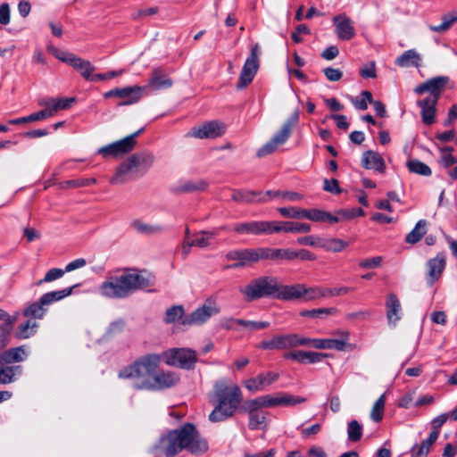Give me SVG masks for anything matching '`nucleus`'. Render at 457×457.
Segmentation results:
<instances>
[{
	"instance_id": "f257e3e1",
	"label": "nucleus",
	"mask_w": 457,
	"mask_h": 457,
	"mask_svg": "<svg viewBox=\"0 0 457 457\" xmlns=\"http://www.w3.org/2000/svg\"><path fill=\"white\" fill-rule=\"evenodd\" d=\"M156 447L166 457H173L183 450L197 456L207 452L208 443L201 436L196 427L193 423L187 422L179 428L170 430L162 435Z\"/></svg>"
},
{
	"instance_id": "37998d69",
	"label": "nucleus",
	"mask_w": 457,
	"mask_h": 457,
	"mask_svg": "<svg viewBox=\"0 0 457 457\" xmlns=\"http://www.w3.org/2000/svg\"><path fill=\"white\" fill-rule=\"evenodd\" d=\"M262 350H285L284 334L272 337L270 339L263 340L257 345Z\"/></svg>"
},
{
	"instance_id": "f3484780",
	"label": "nucleus",
	"mask_w": 457,
	"mask_h": 457,
	"mask_svg": "<svg viewBox=\"0 0 457 457\" xmlns=\"http://www.w3.org/2000/svg\"><path fill=\"white\" fill-rule=\"evenodd\" d=\"M273 221H248L234 225L233 230L242 235L272 234Z\"/></svg>"
},
{
	"instance_id": "6e6552de",
	"label": "nucleus",
	"mask_w": 457,
	"mask_h": 457,
	"mask_svg": "<svg viewBox=\"0 0 457 457\" xmlns=\"http://www.w3.org/2000/svg\"><path fill=\"white\" fill-rule=\"evenodd\" d=\"M77 286L78 285H73L68 288L44 294L37 302L31 303L24 310L23 315L28 318L42 319L46 312L45 308L46 305H49L69 296L72 293L73 288Z\"/></svg>"
},
{
	"instance_id": "a211bd4d",
	"label": "nucleus",
	"mask_w": 457,
	"mask_h": 457,
	"mask_svg": "<svg viewBox=\"0 0 457 457\" xmlns=\"http://www.w3.org/2000/svg\"><path fill=\"white\" fill-rule=\"evenodd\" d=\"M225 132V127L217 120H212L204 123L200 127H194L187 133L188 137L197 138H215L220 137Z\"/></svg>"
},
{
	"instance_id": "4468645a",
	"label": "nucleus",
	"mask_w": 457,
	"mask_h": 457,
	"mask_svg": "<svg viewBox=\"0 0 457 457\" xmlns=\"http://www.w3.org/2000/svg\"><path fill=\"white\" fill-rule=\"evenodd\" d=\"M180 381L175 371L161 370L154 373L151 383L143 384L146 391L164 390L175 386Z\"/></svg>"
},
{
	"instance_id": "69168bd1",
	"label": "nucleus",
	"mask_w": 457,
	"mask_h": 457,
	"mask_svg": "<svg viewBox=\"0 0 457 457\" xmlns=\"http://www.w3.org/2000/svg\"><path fill=\"white\" fill-rule=\"evenodd\" d=\"M206 187L207 183L203 180H199L197 182L187 181L181 186L180 189L183 192H194L197 190H204Z\"/></svg>"
},
{
	"instance_id": "6e6d98bb",
	"label": "nucleus",
	"mask_w": 457,
	"mask_h": 457,
	"mask_svg": "<svg viewBox=\"0 0 457 457\" xmlns=\"http://www.w3.org/2000/svg\"><path fill=\"white\" fill-rule=\"evenodd\" d=\"M262 409L260 397L255 399L247 400L244 403L242 406H240V411L242 412L251 414L253 412H256Z\"/></svg>"
},
{
	"instance_id": "ea45409f",
	"label": "nucleus",
	"mask_w": 457,
	"mask_h": 457,
	"mask_svg": "<svg viewBox=\"0 0 457 457\" xmlns=\"http://www.w3.org/2000/svg\"><path fill=\"white\" fill-rule=\"evenodd\" d=\"M348 245L347 242L339 238H321L320 248L328 252L339 253Z\"/></svg>"
},
{
	"instance_id": "4d7b16f0",
	"label": "nucleus",
	"mask_w": 457,
	"mask_h": 457,
	"mask_svg": "<svg viewBox=\"0 0 457 457\" xmlns=\"http://www.w3.org/2000/svg\"><path fill=\"white\" fill-rule=\"evenodd\" d=\"M325 211L320 209H304L303 218L312 221L324 222Z\"/></svg>"
},
{
	"instance_id": "2f4dec72",
	"label": "nucleus",
	"mask_w": 457,
	"mask_h": 457,
	"mask_svg": "<svg viewBox=\"0 0 457 457\" xmlns=\"http://www.w3.org/2000/svg\"><path fill=\"white\" fill-rule=\"evenodd\" d=\"M262 260H294V250L262 247Z\"/></svg>"
},
{
	"instance_id": "9d476101",
	"label": "nucleus",
	"mask_w": 457,
	"mask_h": 457,
	"mask_svg": "<svg viewBox=\"0 0 457 457\" xmlns=\"http://www.w3.org/2000/svg\"><path fill=\"white\" fill-rule=\"evenodd\" d=\"M144 131L141 128L133 134L99 148L98 153L104 158H120L131 152L136 145V137Z\"/></svg>"
},
{
	"instance_id": "603ef678",
	"label": "nucleus",
	"mask_w": 457,
	"mask_h": 457,
	"mask_svg": "<svg viewBox=\"0 0 457 457\" xmlns=\"http://www.w3.org/2000/svg\"><path fill=\"white\" fill-rule=\"evenodd\" d=\"M348 440L351 442H358L362 436V426L356 420H353L347 424Z\"/></svg>"
},
{
	"instance_id": "ddd939ff",
	"label": "nucleus",
	"mask_w": 457,
	"mask_h": 457,
	"mask_svg": "<svg viewBox=\"0 0 457 457\" xmlns=\"http://www.w3.org/2000/svg\"><path fill=\"white\" fill-rule=\"evenodd\" d=\"M220 312V308L212 300H206L205 303L195 309L189 315L186 316L182 324L187 326L202 325L206 322L212 316Z\"/></svg>"
},
{
	"instance_id": "680f3d73",
	"label": "nucleus",
	"mask_w": 457,
	"mask_h": 457,
	"mask_svg": "<svg viewBox=\"0 0 457 457\" xmlns=\"http://www.w3.org/2000/svg\"><path fill=\"white\" fill-rule=\"evenodd\" d=\"M305 301H312L319 298H324L323 288L315 287H306L303 297Z\"/></svg>"
},
{
	"instance_id": "0eeeda50",
	"label": "nucleus",
	"mask_w": 457,
	"mask_h": 457,
	"mask_svg": "<svg viewBox=\"0 0 457 457\" xmlns=\"http://www.w3.org/2000/svg\"><path fill=\"white\" fill-rule=\"evenodd\" d=\"M278 291V278L262 276L252 279L246 286L239 288L245 301L253 302L263 297L276 298Z\"/></svg>"
},
{
	"instance_id": "c756f323",
	"label": "nucleus",
	"mask_w": 457,
	"mask_h": 457,
	"mask_svg": "<svg viewBox=\"0 0 457 457\" xmlns=\"http://www.w3.org/2000/svg\"><path fill=\"white\" fill-rule=\"evenodd\" d=\"M172 86V80L167 77L164 71L156 68L152 71L151 77L148 80L147 86H145V89L150 87L154 90H161L164 88H169Z\"/></svg>"
},
{
	"instance_id": "4be33fe9",
	"label": "nucleus",
	"mask_w": 457,
	"mask_h": 457,
	"mask_svg": "<svg viewBox=\"0 0 457 457\" xmlns=\"http://www.w3.org/2000/svg\"><path fill=\"white\" fill-rule=\"evenodd\" d=\"M305 293V285H282L278 280V291L276 292V299L283 301H294L302 299Z\"/></svg>"
},
{
	"instance_id": "774afa93",
	"label": "nucleus",
	"mask_w": 457,
	"mask_h": 457,
	"mask_svg": "<svg viewBox=\"0 0 457 457\" xmlns=\"http://www.w3.org/2000/svg\"><path fill=\"white\" fill-rule=\"evenodd\" d=\"M323 190L329 192L334 195H339L342 190L338 185V181L336 179H325L323 181Z\"/></svg>"
},
{
	"instance_id": "cd10ccee",
	"label": "nucleus",
	"mask_w": 457,
	"mask_h": 457,
	"mask_svg": "<svg viewBox=\"0 0 457 457\" xmlns=\"http://www.w3.org/2000/svg\"><path fill=\"white\" fill-rule=\"evenodd\" d=\"M361 165L367 170L373 169L380 173H383L386 169L383 157L378 153L371 150H368L363 153Z\"/></svg>"
},
{
	"instance_id": "412c9836",
	"label": "nucleus",
	"mask_w": 457,
	"mask_h": 457,
	"mask_svg": "<svg viewBox=\"0 0 457 457\" xmlns=\"http://www.w3.org/2000/svg\"><path fill=\"white\" fill-rule=\"evenodd\" d=\"M340 338H313L312 347L316 349H335L344 351L349 341V333L347 331H338Z\"/></svg>"
},
{
	"instance_id": "c03bdc74",
	"label": "nucleus",
	"mask_w": 457,
	"mask_h": 457,
	"mask_svg": "<svg viewBox=\"0 0 457 457\" xmlns=\"http://www.w3.org/2000/svg\"><path fill=\"white\" fill-rule=\"evenodd\" d=\"M266 415H267V412L263 411L262 410H260L256 412L248 414V416H249L248 428L251 430L264 428L266 427Z\"/></svg>"
},
{
	"instance_id": "f8f14e48",
	"label": "nucleus",
	"mask_w": 457,
	"mask_h": 457,
	"mask_svg": "<svg viewBox=\"0 0 457 457\" xmlns=\"http://www.w3.org/2000/svg\"><path fill=\"white\" fill-rule=\"evenodd\" d=\"M226 258L228 261L237 262L229 265L228 268L238 269L252 266L253 263L262 260V247L232 250L227 253Z\"/></svg>"
},
{
	"instance_id": "4c0bfd02",
	"label": "nucleus",
	"mask_w": 457,
	"mask_h": 457,
	"mask_svg": "<svg viewBox=\"0 0 457 457\" xmlns=\"http://www.w3.org/2000/svg\"><path fill=\"white\" fill-rule=\"evenodd\" d=\"M428 221L426 220H420L414 228L407 234L405 241L409 244L418 243L427 232Z\"/></svg>"
},
{
	"instance_id": "7ed1b4c3",
	"label": "nucleus",
	"mask_w": 457,
	"mask_h": 457,
	"mask_svg": "<svg viewBox=\"0 0 457 457\" xmlns=\"http://www.w3.org/2000/svg\"><path fill=\"white\" fill-rule=\"evenodd\" d=\"M449 82V77L436 76L419 84L414 88V93L417 95L429 93L428 96L417 102L424 124L432 125L436 122V104Z\"/></svg>"
},
{
	"instance_id": "393cba45",
	"label": "nucleus",
	"mask_w": 457,
	"mask_h": 457,
	"mask_svg": "<svg viewBox=\"0 0 457 457\" xmlns=\"http://www.w3.org/2000/svg\"><path fill=\"white\" fill-rule=\"evenodd\" d=\"M311 225L308 223L295 221H273V233H307L311 231Z\"/></svg>"
},
{
	"instance_id": "f704fd0d",
	"label": "nucleus",
	"mask_w": 457,
	"mask_h": 457,
	"mask_svg": "<svg viewBox=\"0 0 457 457\" xmlns=\"http://www.w3.org/2000/svg\"><path fill=\"white\" fill-rule=\"evenodd\" d=\"M236 324L242 326L249 330H262L267 328L270 326V322L268 321H253L242 319H229L227 321L226 328L228 329H233L234 325Z\"/></svg>"
},
{
	"instance_id": "72a5a7b5",
	"label": "nucleus",
	"mask_w": 457,
	"mask_h": 457,
	"mask_svg": "<svg viewBox=\"0 0 457 457\" xmlns=\"http://www.w3.org/2000/svg\"><path fill=\"white\" fill-rule=\"evenodd\" d=\"M436 440V432H430L428 438L423 440L420 445L412 446L411 449V457H427L431 446Z\"/></svg>"
},
{
	"instance_id": "c85d7f7f",
	"label": "nucleus",
	"mask_w": 457,
	"mask_h": 457,
	"mask_svg": "<svg viewBox=\"0 0 457 457\" xmlns=\"http://www.w3.org/2000/svg\"><path fill=\"white\" fill-rule=\"evenodd\" d=\"M232 200L241 204H253L266 202L265 196L261 191L254 190H233Z\"/></svg>"
},
{
	"instance_id": "e2e57ef3",
	"label": "nucleus",
	"mask_w": 457,
	"mask_h": 457,
	"mask_svg": "<svg viewBox=\"0 0 457 457\" xmlns=\"http://www.w3.org/2000/svg\"><path fill=\"white\" fill-rule=\"evenodd\" d=\"M64 273H65L64 270L58 269V268L51 269L46 273L44 278L37 282V285H41L42 283L51 282L55 279H58V278H62Z\"/></svg>"
},
{
	"instance_id": "8fccbe9b",
	"label": "nucleus",
	"mask_w": 457,
	"mask_h": 457,
	"mask_svg": "<svg viewBox=\"0 0 457 457\" xmlns=\"http://www.w3.org/2000/svg\"><path fill=\"white\" fill-rule=\"evenodd\" d=\"M184 308L181 305H174L167 309L165 312L164 321L167 324L174 323L177 320L184 319Z\"/></svg>"
},
{
	"instance_id": "3c124183",
	"label": "nucleus",
	"mask_w": 457,
	"mask_h": 457,
	"mask_svg": "<svg viewBox=\"0 0 457 457\" xmlns=\"http://www.w3.org/2000/svg\"><path fill=\"white\" fill-rule=\"evenodd\" d=\"M12 327V321L0 324V350H3L10 344Z\"/></svg>"
},
{
	"instance_id": "423d86ee",
	"label": "nucleus",
	"mask_w": 457,
	"mask_h": 457,
	"mask_svg": "<svg viewBox=\"0 0 457 457\" xmlns=\"http://www.w3.org/2000/svg\"><path fill=\"white\" fill-rule=\"evenodd\" d=\"M154 162V155L150 152L134 154L119 165L111 183L121 185L143 175L151 168Z\"/></svg>"
},
{
	"instance_id": "aec40b11",
	"label": "nucleus",
	"mask_w": 457,
	"mask_h": 457,
	"mask_svg": "<svg viewBox=\"0 0 457 457\" xmlns=\"http://www.w3.org/2000/svg\"><path fill=\"white\" fill-rule=\"evenodd\" d=\"M278 378L279 374L277 372H262L254 378L245 380L244 386L250 392H259L276 382Z\"/></svg>"
},
{
	"instance_id": "f03ea898",
	"label": "nucleus",
	"mask_w": 457,
	"mask_h": 457,
	"mask_svg": "<svg viewBox=\"0 0 457 457\" xmlns=\"http://www.w3.org/2000/svg\"><path fill=\"white\" fill-rule=\"evenodd\" d=\"M213 396L216 405L209 415L212 422H220L231 418L243 401L240 387L236 384H229L226 379L215 382Z\"/></svg>"
},
{
	"instance_id": "de8ad7c7",
	"label": "nucleus",
	"mask_w": 457,
	"mask_h": 457,
	"mask_svg": "<svg viewBox=\"0 0 457 457\" xmlns=\"http://www.w3.org/2000/svg\"><path fill=\"white\" fill-rule=\"evenodd\" d=\"M265 195L270 196V198L281 197L289 202H297L303 199V195L301 194L294 191L268 190L266 191Z\"/></svg>"
},
{
	"instance_id": "c9c22d12",
	"label": "nucleus",
	"mask_w": 457,
	"mask_h": 457,
	"mask_svg": "<svg viewBox=\"0 0 457 457\" xmlns=\"http://www.w3.org/2000/svg\"><path fill=\"white\" fill-rule=\"evenodd\" d=\"M37 327V321L29 319L16 328L14 336L20 340L29 338L36 334Z\"/></svg>"
},
{
	"instance_id": "338daca9",
	"label": "nucleus",
	"mask_w": 457,
	"mask_h": 457,
	"mask_svg": "<svg viewBox=\"0 0 457 457\" xmlns=\"http://www.w3.org/2000/svg\"><path fill=\"white\" fill-rule=\"evenodd\" d=\"M353 290V288L348 287H335V288H323L324 298L346 295Z\"/></svg>"
},
{
	"instance_id": "0e129e2a",
	"label": "nucleus",
	"mask_w": 457,
	"mask_h": 457,
	"mask_svg": "<svg viewBox=\"0 0 457 457\" xmlns=\"http://www.w3.org/2000/svg\"><path fill=\"white\" fill-rule=\"evenodd\" d=\"M278 146L279 145L273 138H271L258 150L257 156L263 157L271 154L277 150Z\"/></svg>"
},
{
	"instance_id": "09e8293b",
	"label": "nucleus",
	"mask_w": 457,
	"mask_h": 457,
	"mask_svg": "<svg viewBox=\"0 0 457 457\" xmlns=\"http://www.w3.org/2000/svg\"><path fill=\"white\" fill-rule=\"evenodd\" d=\"M337 312V308H320V309H312V310H303L300 312L302 317L308 318H324V316L333 315Z\"/></svg>"
},
{
	"instance_id": "bf43d9fd",
	"label": "nucleus",
	"mask_w": 457,
	"mask_h": 457,
	"mask_svg": "<svg viewBox=\"0 0 457 457\" xmlns=\"http://www.w3.org/2000/svg\"><path fill=\"white\" fill-rule=\"evenodd\" d=\"M38 104L45 108V112L48 113V118L54 116L58 112L55 98L42 99L38 102Z\"/></svg>"
},
{
	"instance_id": "79ce46f5",
	"label": "nucleus",
	"mask_w": 457,
	"mask_h": 457,
	"mask_svg": "<svg viewBox=\"0 0 457 457\" xmlns=\"http://www.w3.org/2000/svg\"><path fill=\"white\" fill-rule=\"evenodd\" d=\"M409 171L424 177H429L432 174L431 169L418 159H410L406 162Z\"/></svg>"
},
{
	"instance_id": "58836bf2",
	"label": "nucleus",
	"mask_w": 457,
	"mask_h": 457,
	"mask_svg": "<svg viewBox=\"0 0 457 457\" xmlns=\"http://www.w3.org/2000/svg\"><path fill=\"white\" fill-rule=\"evenodd\" d=\"M21 371L20 366L0 365V385L12 383L16 379V375Z\"/></svg>"
},
{
	"instance_id": "a878e982",
	"label": "nucleus",
	"mask_w": 457,
	"mask_h": 457,
	"mask_svg": "<svg viewBox=\"0 0 457 457\" xmlns=\"http://www.w3.org/2000/svg\"><path fill=\"white\" fill-rule=\"evenodd\" d=\"M386 308L388 324L395 326L402 318V306L398 297L395 294L391 293L387 295Z\"/></svg>"
},
{
	"instance_id": "052dcab7",
	"label": "nucleus",
	"mask_w": 457,
	"mask_h": 457,
	"mask_svg": "<svg viewBox=\"0 0 457 457\" xmlns=\"http://www.w3.org/2000/svg\"><path fill=\"white\" fill-rule=\"evenodd\" d=\"M453 151V148L452 146H445L444 148H441V152L447 153L444 154L441 157V163L445 167H450L455 163H457V158H455L453 155L451 154V153Z\"/></svg>"
},
{
	"instance_id": "b1692460",
	"label": "nucleus",
	"mask_w": 457,
	"mask_h": 457,
	"mask_svg": "<svg viewBox=\"0 0 457 457\" xmlns=\"http://www.w3.org/2000/svg\"><path fill=\"white\" fill-rule=\"evenodd\" d=\"M327 357L326 353L318 352H305L302 350L288 352L284 354L287 360H294L303 364H312L321 361Z\"/></svg>"
},
{
	"instance_id": "20e7f679",
	"label": "nucleus",
	"mask_w": 457,
	"mask_h": 457,
	"mask_svg": "<svg viewBox=\"0 0 457 457\" xmlns=\"http://www.w3.org/2000/svg\"><path fill=\"white\" fill-rule=\"evenodd\" d=\"M152 285L151 280L142 274L128 271L111 277L101 285L100 289L107 297L125 298L135 291L145 289Z\"/></svg>"
},
{
	"instance_id": "9b49d317",
	"label": "nucleus",
	"mask_w": 457,
	"mask_h": 457,
	"mask_svg": "<svg viewBox=\"0 0 457 457\" xmlns=\"http://www.w3.org/2000/svg\"><path fill=\"white\" fill-rule=\"evenodd\" d=\"M261 54L259 44H255L252 49L250 55L246 58L241 73L238 78L237 87L238 89L245 88L253 79L259 68V55Z\"/></svg>"
},
{
	"instance_id": "7c9ffc66",
	"label": "nucleus",
	"mask_w": 457,
	"mask_h": 457,
	"mask_svg": "<svg viewBox=\"0 0 457 457\" xmlns=\"http://www.w3.org/2000/svg\"><path fill=\"white\" fill-rule=\"evenodd\" d=\"M422 58L420 54L414 49L405 51L403 54L395 59V63L399 67H416L421 66Z\"/></svg>"
},
{
	"instance_id": "49530a36",
	"label": "nucleus",
	"mask_w": 457,
	"mask_h": 457,
	"mask_svg": "<svg viewBox=\"0 0 457 457\" xmlns=\"http://www.w3.org/2000/svg\"><path fill=\"white\" fill-rule=\"evenodd\" d=\"M386 404V395H381L378 399L374 403L370 411V419L375 422H379L383 419L384 410Z\"/></svg>"
},
{
	"instance_id": "473e14b6",
	"label": "nucleus",
	"mask_w": 457,
	"mask_h": 457,
	"mask_svg": "<svg viewBox=\"0 0 457 457\" xmlns=\"http://www.w3.org/2000/svg\"><path fill=\"white\" fill-rule=\"evenodd\" d=\"M218 235L217 231H203L191 241L186 240L183 251L187 253L191 246L206 247L210 245V239Z\"/></svg>"
},
{
	"instance_id": "5701e85b",
	"label": "nucleus",
	"mask_w": 457,
	"mask_h": 457,
	"mask_svg": "<svg viewBox=\"0 0 457 457\" xmlns=\"http://www.w3.org/2000/svg\"><path fill=\"white\" fill-rule=\"evenodd\" d=\"M29 356V347L20 345L0 353V365H7L24 361Z\"/></svg>"
},
{
	"instance_id": "6ab92c4d",
	"label": "nucleus",
	"mask_w": 457,
	"mask_h": 457,
	"mask_svg": "<svg viewBox=\"0 0 457 457\" xmlns=\"http://www.w3.org/2000/svg\"><path fill=\"white\" fill-rule=\"evenodd\" d=\"M428 268L427 284L432 287L443 275L446 266L445 256L439 253L436 257L428 260L426 264Z\"/></svg>"
},
{
	"instance_id": "e433bc0d",
	"label": "nucleus",
	"mask_w": 457,
	"mask_h": 457,
	"mask_svg": "<svg viewBox=\"0 0 457 457\" xmlns=\"http://www.w3.org/2000/svg\"><path fill=\"white\" fill-rule=\"evenodd\" d=\"M131 227L139 234L152 236L162 231V227L158 224L145 223L140 220H135L131 222Z\"/></svg>"
},
{
	"instance_id": "a18cd8bd",
	"label": "nucleus",
	"mask_w": 457,
	"mask_h": 457,
	"mask_svg": "<svg viewBox=\"0 0 457 457\" xmlns=\"http://www.w3.org/2000/svg\"><path fill=\"white\" fill-rule=\"evenodd\" d=\"M306 401L304 397L295 396L287 393L277 394L278 406H294Z\"/></svg>"
},
{
	"instance_id": "bb28decb",
	"label": "nucleus",
	"mask_w": 457,
	"mask_h": 457,
	"mask_svg": "<svg viewBox=\"0 0 457 457\" xmlns=\"http://www.w3.org/2000/svg\"><path fill=\"white\" fill-rule=\"evenodd\" d=\"M299 120V111L295 110L291 116L286 120L281 127L280 130L278 131L274 136L273 139L279 145H283L287 142L292 134L293 128L298 123Z\"/></svg>"
},
{
	"instance_id": "1a4fd4ad",
	"label": "nucleus",
	"mask_w": 457,
	"mask_h": 457,
	"mask_svg": "<svg viewBox=\"0 0 457 457\" xmlns=\"http://www.w3.org/2000/svg\"><path fill=\"white\" fill-rule=\"evenodd\" d=\"M161 356L167 365L187 370H194L198 360L196 352L190 348H170Z\"/></svg>"
},
{
	"instance_id": "dca6fc26",
	"label": "nucleus",
	"mask_w": 457,
	"mask_h": 457,
	"mask_svg": "<svg viewBox=\"0 0 457 457\" xmlns=\"http://www.w3.org/2000/svg\"><path fill=\"white\" fill-rule=\"evenodd\" d=\"M332 22L335 26V33L338 39L349 41L356 35L353 21L345 13L334 16Z\"/></svg>"
},
{
	"instance_id": "2eb2a0df",
	"label": "nucleus",
	"mask_w": 457,
	"mask_h": 457,
	"mask_svg": "<svg viewBox=\"0 0 457 457\" xmlns=\"http://www.w3.org/2000/svg\"><path fill=\"white\" fill-rule=\"evenodd\" d=\"M145 87L139 86L126 87L122 88H114L104 94L105 98L119 97L123 99L119 105H129L137 103L142 96Z\"/></svg>"
},
{
	"instance_id": "13d9d810",
	"label": "nucleus",
	"mask_w": 457,
	"mask_h": 457,
	"mask_svg": "<svg viewBox=\"0 0 457 457\" xmlns=\"http://www.w3.org/2000/svg\"><path fill=\"white\" fill-rule=\"evenodd\" d=\"M66 63L78 70L80 74L86 78V67L82 59L71 53L69 58L66 60Z\"/></svg>"
},
{
	"instance_id": "864d4df0",
	"label": "nucleus",
	"mask_w": 457,
	"mask_h": 457,
	"mask_svg": "<svg viewBox=\"0 0 457 457\" xmlns=\"http://www.w3.org/2000/svg\"><path fill=\"white\" fill-rule=\"evenodd\" d=\"M372 94L370 91H362L360 99H352V104L358 110L364 111L368 108V104L373 103Z\"/></svg>"
},
{
	"instance_id": "a19ab883",
	"label": "nucleus",
	"mask_w": 457,
	"mask_h": 457,
	"mask_svg": "<svg viewBox=\"0 0 457 457\" xmlns=\"http://www.w3.org/2000/svg\"><path fill=\"white\" fill-rule=\"evenodd\" d=\"M443 22L440 25H430L429 29L433 32L443 33L447 31L452 25L457 21V11H453L442 16Z\"/></svg>"
},
{
	"instance_id": "39448f33",
	"label": "nucleus",
	"mask_w": 457,
	"mask_h": 457,
	"mask_svg": "<svg viewBox=\"0 0 457 457\" xmlns=\"http://www.w3.org/2000/svg\"><path fill=\"white\" fill-rule=\"evenodd\" d=\"M161 361L160 354H145L121 369L118 377L122 379H131L133 387L137 390H145L143 384L151 383L153 375Z\"/></svg>"
},
{
	"instance_id": "5fc2aeb1",
	"label": "nucleus",
	"mask_w": 457,
	"mask_h": 457,
	"mask_svg": "<svg viewBox=\"0 0 457 457\" xmlns=\"http://www.w3.org/2000/svg\"><path fill=\"white\" fill-rule=\"evenodd\" d=\"M278 212L286 218L292 219H302L303 218L304 209L296 208V207H279L278 208Z\"/></svg>"
}]
</instances>
